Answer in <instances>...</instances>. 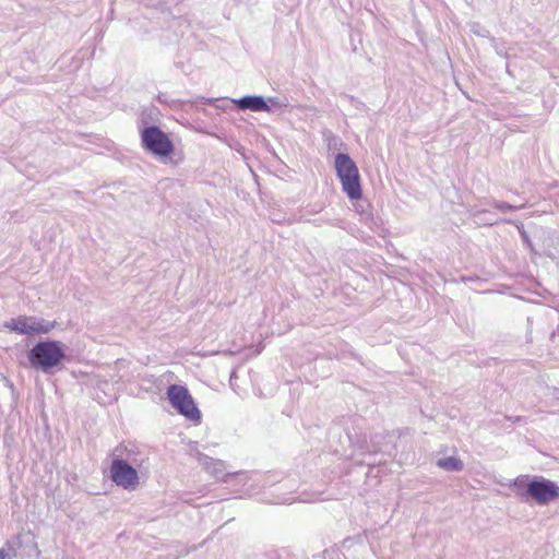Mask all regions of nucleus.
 Returning <instances> with one entry per match:
<instances>
[{
	"instance_id": "f257e3e1",
	"label": "nucleus",
	"mask_w": 559,
	"mask_h": 559,
	"mask_svg": "<svg viewBox=\"0 0 559 559\" xmlns=\"http://www.w3.org/2000/svg\"><path fill=\"white\" fill-rule=\"evenodd\" d=\"M64 350L57 341L37 343L29 354V360L34 366L48 370L58 366L64 359Z\"/></svg>"
},
{
	"instance_id": "f03ea898",
	"label": "nucleus",
	"mask_w": 559,
	"mask_h": 559,
	"mask_svg": "<svg viewBox=\"0 0 559 559\" xmlns=\"http://www.w3.org/2000/svg\"><path fill=\"white\" fill-rule=\"evenodd\" d=\"M167 396L173 407H175L179 414L193 421H198L201 418L200 411L186 386L177 384L170 385L167 390Z\"/></svg>"
},
{
	"instance_id": "7ed1b4c3",
	"label": "nucleus",
	"mask_w": 559,
	"mask_h": 559,
	"mask_svg": "<svg viewBox=\"0 0 559 559\" xmlns=\"http://www.w3.org/2000/svg\"><path fill=\"white\" fill-rule=\"evenodd\" d=\"M3 326L17 334H47L55 328V322L38 320L35 317L20 316L4 322Z\"/></svg>"
},
{
	"instance_id": "20e7f679",
	"label": "nucleus",
	"mask_w": 559,
	"mask_h": 559,
	"mask_svg": "<svg viewBox=\"0 0 559 559\" xmlns=\"http://www.w3.org/2000/svg\"><path fill=\"white\" fill-rule=\"evenodd\" d=\"M142 143L146 150L159 157H168L173 151L174 145L159 128L152 126L142 131Z\"/></svg>"
},
{
	"instance_id": "39448f33",
	"label": "nucleus",
	"mask_w": 559,
	"mask_h": 559,
	"mask_svg": "<svg viewBox=\"0 0 559 559\" xmlns=\"http://www.w3.org/2000/svg\"><path fill=\"white\" fill-rule=\"evenodd\" d=\"M110 478L119 487L126 490H134L140 484L139 475L124 460H114L110 466Z\"/></svg>"
},
{
	"instance_id": "423d86ee",
	"label": "nucleus",
	"mask_w": 559,
	"mask_h": 559,
	"mask_svg": "<svg viewBox=\"0 0 559 559\" xmlns=\"http://www.w3.org/2000/svg\"><path fill=\"white\" fill-rule=\"evenodd\" d=\"M526 491L539 504H547L559 497V487L550 480L531 481Z\"/></svg>"
},
{
	"instance_id": "0eeeda50",
	"label": "nucleus",
	"mask_w": 559,
	"mask_h": 559,
	"mask_svg": "<svg viewBox=\"0 0 559 559\" xmlns=\"http://www.w3.org/2000/svg\"><path fill=\"white\" fill-rule=\"evenodd\" d=\"M234 102L241 110L270 111V107L262 96H245Z\"/></svg>"
},
{
	"instance_id": "6e6552de",
	"label": "nucleus",
	"mask_w": 559,
	"mask_h": 559,
	"mask_svg": "<svg viewBox=\"0 0 559 559\" xmlns=\"http://www.w3.org/2000/svg\"><path fill=\"white\" fill-rule=\"evenodd\" d=\"M334 164L336 175H358L355 163L347 154L338 153L335 156Z\"/></svg>"
},
{
	"instance_id": "1a4fd4ad",
	"label": "nucleus",
	"mask_w": 559,
	"mask_h": 559,
	"mask_svg": "<svg viewBox=\"0 0 559 559\" xmlns=\"http://www.w3.org/2000/svg\"><path fill=\"white\" fill-rule=\"evenodd\" d=\"M344 191L352 200H358L361 197V187L359 177H341Z\"/></svg>"
},
{
	"instance_id": "9d476101",
	"label": "nucleus",
	"mask_w": 559,
	"mask_h": 559,
	"mask_svg": "<svg viewBox=\"0 0 559 559\" xmlns=\"http://www.w3.org/2000/svg\"><path fill=\"white\" fill-rule=\"evenodd\" d=\"M437 465L445 471H461L463 468V463L459 459L454 456H449L444 459H440L437 462Z\"/></svg>"
},
{
	"instance_id": "9b49d317",
	"label": "nucleus",
	"mask_w": 559,
	"mask_h": 559,
	"mask_svg": "<svg viewBox=\"0 0 559 559\" xmlns=\"http://www.w3.org/2000/svg\"><path fill=\"white\" fill-rule=\"evenodd\" d=\"M0 559H10L9 552L4 549H0Z\"/></svg>"
},
{
	"instance_id": "f8f14e48",
	"label": "nucleus",
	"mask_w": 559,
	"mask_h": 559,
	"mask_svg": "<svg viewBox=\"0 0 559 559\" xmlns=\"http://www.w3.org/2000/svg\"><path fill=\"white\" fill-rule=\"evenodd\" d=\"M270 102H271L272 104H276V105H277V103H276L274 99H270Z\"/></svg>"
}]
</instances>
